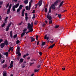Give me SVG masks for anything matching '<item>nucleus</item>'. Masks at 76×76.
<instances>
[{
	"mask_svg": "<svg viewBox=\"0 0 76 76\" xmlns=\"http://www.w3.org/2000/svg\"><path fill=\"white\" fill-rule=\"evenodd\" d=\"M62 69L63 70H64L65 69H66V68H65V67L62 68Z\"/></svg>",
	"mask_w": 76,
	"mask_h": 76,
	"instance_id": "62",
	"label": "nucleus"
},
{
	"mask_svg": "<svg viewBox=\"0 0 76 76\" xmlns=\"http://www.w3.org/2000/svg\"><path fill=\"white\" fill-rule=\"evenodd\" d=\"M3 55L6 56V57H8V52H5L3 53Z\"/></svg>",
	"mask_w": 76,
	"mask_h": 76,
	"instance_id": "8",
	"label": "nucleus"
},
{
	"mask_svg": "<svg viewBox=\"0 0 76 76\" xmlns=\"http://www.w3.org/2000/svg\"><path fill=\"white\" fill-rule=\"evenodd\" d=\"M47 35H46L45 36V39H47V40H48V39H49V38L48 37H47Z\"/></svg>",
	"mask_w": 76,
	"mask_h": 76,
	"instance_id": "22",
	"label": "nucleus"
},
{
	"mask_svg": "<svg viewBox=\"0 0 76 76\" xmlns=\"http://www.w3.org/2000/svg\"><path fill=\"white\" fill-rule=\"evenodd\" d=\"M12 10L13 11H15V6H13L12 7Z\"/></svg>",
	"mask_w": 76,
	"mask_h": 76,
	"instance_id": "33",
	"label": "nucleus"
},
{
	"mask_svg": "<svg viewBox=\"0 0 76 76\" xmlns=\"http://www.w3.org/2000/svg\"><path fill=\"white\" fill-rule=\"evenodd\" d=\"M39 63H40V64H41V63H42L41 62V59H39Z\"/></svg>",
	"mask_w": 76,
	"mask_h": 76,
	"instance_id": "49",
	"label": "nucleus"
},
{
	"mask_svg": "<svg viewBox=\"0 0 76 76\" xmlns=\"http://www.w3.org/2000/svg\"><path fill=\"white\" fill-rule=\"evenodd\" d=\"M3 76H7V72L6 71H4L3 72Z\"/></svg>",
	"mask_w": 76,
	"mask_h": 76,
	"instance_id": "13",
	"label": "nucleus"
},
{
	"mask_svg": "<svg viewBox=\"0 0 76 76\" xmlns=\"http://www.w3.org/2000/svg\"><path fill=\"white\" fill-rule=\"evenodd\" d=\"M16 44L18 45L19 44V42H20V41H19V40H18L16 42Z\"/></svg>",
	"mask_w": 76,
	"mask_h": 76,
	"instance_id": "32",
	"label": "nucleus"
},
{
	"mask_svg": "<svg viewBox=\"0 0 76 76\" xmlns=\"http://www.w3.org/2000/svg\"><path fill=\"white\" fill-rule=\"evenodd\" d=\"M17 49L18 50H20V48L18 46L17 47Z\"/></svg>",
	"mask_w": 76,
	"mask_h": 76,
	"instance_id": "59",
	"label": "nucleus"
},
{
	"mask_svg": "<svg viewBox=\"0 0 76 76\" xmlns=\"http://www.w3.org/2000/svg\"><path fill=\"white\" fill-rule=\"evenodd\" d=\"M8 19V17L7 16L6 17V18L5 19V20H7Z\"/></svg>",
	"mask_w": 76,
	"mask_h": 76,
	"instance_id": "58",
	"label": "nucleus"
},
{
	"mask_svg": "<svg viewBox=\"0 0 76 76\" xmlns=\"http://www.w3.org/2000/svg\"><path fill=\"white\" fill-rule=\"evenodd\" d=\"M39 54L40 55V56H41V55H42V53L41 52H39Z\"/></svg>",
	"mask_w": 76,
	"mask_h": 76,
	"instance_id": "57",
	"label": "nucleus"
},
{
	"mask_svg": "<svg viewBox=\"0 0 76 76\" xmlns=\"http://www.w3.org/2000/svg\"><path fill=\"white\" fill-rule=\"evenodd\" d=\"M28 28L29 29V30L26 32V35H27V34L28 33H29V32H33V28H31V27H30L29 26H28Z\"/></svg>",
	"mask_w": 76,
	"mask_h": 76,
	"instance_id": "1",
	"label": "nucleus"
},
{
	"mask_svg": "<svg viewBox=\"0 0 76 76\" xmlns=\"http://www.w3.org/2000/svg\"><path fill=\"white\" fill-rule=\"evenodd\" d=\"M12 22H10V23L8 25V26L7 27L5 30V31H9V28H10V26H11V25H12Z\"/></svg>",
	"mask_w": 76,
	"mask_h": 76,
	"instance_id": "3",
	"label": "nucleus"
},
{
	"mask_svg": "<svg viewBox=\"0 0 76 76\" xmlns=\"http://www.w3.org/2000/svg\"><path fill=\"white\" fill-rule=\"evenodd\" d=\"M16 37H17V34L13 36L14 39H15V38H16Z\"/></svg>",
	"mask_w": 76,
	"mask_h": 76,
	"instance_id": "38",
	"label": "nucleus"
},
{
	"mask_svg": "<svg viewBox=\"0 0 76 76\" xmlns=\"http://www.w3.org/2000/svg\"><path fill=\"white\" fill-rule=\"evenodd\" d=\"M35 15L33 14V16L32 18V19H35Z\"/></svg>",
	"mask_w": 76,
	"mask_h": 76,
	"instance_id": "44",
	"label": "nucleus"
},
{
	"mask_svg": "<svg viewBox=\"0 0 76 76\" xmlns=\"http://www.w3.org/2000/svg\"><path fill=\"white\" fill-rule=\"evenodd\" d=\"M30 38L31 39V42H32L33 41H35V39L34 38L32 37H30Z\"/></svg>",
	"mask_w": 76,
	"mask_h": 76,
	"instance_id": "10",
	"label": "nucleus"
},
{
	"mask_svg": "<svg viewBox=\"0 0 76 76\" xmlns=\"http://www.w3.org/2000/svg\"><path fill=\"white\" fill-rule=\"evenodd\" d=\"M10 68H12V67H13V64H10Z\"/></svg>",
	"mask_w": 76,
	"mask_h": 76,
	"instance_id": "50",
	"label": "nucleus"
},
{
	"mask_svg": "<svg viewBox=\"0 0 76 76\" xmlns=\"http://www.w3.org/2000/svg\"><path fill=\"white\" fill-rule=\"evenodd\" d=\"M20 51L19 50H17L16 51V53L17 54H19V53H20Z\"/></svg>",
	"mask_w": 76,
	"mask_h": 76,
	"instance_id": "26",
	"label": "nucleus"
},
{
	"mask_svg": "<svg viewBox=\"0 0 76 76\" xmlns=\"http://www.w3.org/2000/svg\"><path fill=\"white\" fill-rule=\"evenodd\" d=\"M18 57H20V56H21V54L20 53H19L18 54Z\"/></svg>",
	"mask_w": 76,
	"mask_h": 76,
	"instance_id": "51",
	"label": "nucleus"
},
{
	"mask_svg": "<svg viewBox=\"0 0 76 76\" xmlns=\"http://www.w3.org/2000/svg\"><path fill=\"white\" fill-rule=\"evenodd\" d=\"M63 3H64V1H62L60 3V4L59 6V7H60L61 6L63 5Z\"/></svg>",
	"mask_w": 76,
	"mask_h": 76,
	"instance_id": "17",
	"label": "nucleus"
},
{
	"mask_svg": "<svg viewBox=\"0 0 76 76\" xmlns=\"http://www.w3.org/2000/svg\"><path fill=\"white\" fill-rule=\"evenodd\" d=\"M25 16H26V17H28V14L27 13H26L25 14Z\"/></svg>",
	"mask_w": 76,
	"mask_h": 76,
	"instance_id": "54",
	"label": "nucleus"
},
{
	"mask_svg": "<svg viewBox=\"0 0 76 76\" xmlns=\"http://www.w3.org/2000/svg\"><path fill=\"white\" fill-rule=\"evenodd\" d=\"M25 9H24L22 11V12L25 13Z\"/></svg>",
	"mask_w": 76,
	"mask_h": 76,
	"instance_id": "53",
	"label": "nucleus"
},
{
	"mask_svg": "<svg viewBox=\"0 0 76 76\" xmlns=\"http://www.w3.org/2000/svg\"><path fill=\"white\" fill-rule=\"evenodd\" d=\"M0 47H1V48H3L4 46H5V45H4V43H2L0 45Z\"/></svg>",
	"mask_w": 76,
	"mask_h": 76,
	"instance_id": "9",
	"label": "nucleus"
},
{
	"mask_svg": "<svg viewBox=\"0 0 76 76\" xmlns=\"http://www.w3.org/2000/svg\"><path fill=\"white\" fill-rule=\"evenodd\" d=\"M28 17H25V20L26 21H27V20H28Z\"/></svg>",
	"mask_w": 76,
	"mask_h": 76,
	"instance_id": "46",
	"label": "nucleus"
},
{
	"mask_svg": "<svg viewBox=\"0 0 76 76\" xmlns=\"http://www.w3.org/2000/svg\"><path fill=\"white\" fill-rule=\"evenodd\" d=\"M25 15V13L22 12V16H24Z\"/></svg>",
	"mask_w": 76,
	"mask_h": 76,
	"instance_id": "45",
	"label": "nucleus"
},
{
	"mask_svg": "<svg viewBox=\"0 0 76 76\" xmlns=\"http://www.w3.org/2000/svg\"><path fill=\"white\" fill-rule=\"evenodd\" d=\"M49 24H51V23H53V20H49Z\"/></svg>",
	"mask_w": 76,
	"mask_h": 76,
	"instance_id": "24",
	"label": "nucleus"
},
{
	"mask_svg": "<svg viewBox=\"0 0 76 76\" xmlns=\"http://www.w3.org/2000/svg\"><path fill=\"white\" fill-rule=\"evenodd\" d=\"M9 3H8L6 7V8H7V7H9Z\"/></svg>",
	"mask_w": 76,
	"mask_h": 76,
	"instance_id": "31",
	"label": "nucleus"
},
{
	"mask_svg": "<svg viewBox=\"0 0 76 76\" xmlns=\"http://www.w3.org/2000/svg\"><path fill=\"white\" fill-rule=\"evenodd\" d=\"M38 21H35V22H34V25H36V24H37V23H38Z\"/></svg>",
	"mask_w": 76,
	"mask_h": 76,
	"instance_id": "42",
	"label": "nucleus"
},
{
	"mask_svg": "<svg viewBox=\"0 0 76 76\" xmlns=\"http://www.w3.org/2000/svg\"><path fill=\"white\" fill-rule=\"evenodd\" d=\"M39 41H38L37 42V45H38L39 44Z\"/></svg>",
	"mask_w": 76,
	"mask_h": 76,
	"instance_id": "63",
	"label": "nucleus"
},
{
	"mask_svg": "<svg viewBox=\"0 0 76 76\" xmlns=\"http://www.w3.org/2000/svg\"><path fill=\"white\" fill-rule=\"evenodd\" d=\"M29 9V7L28 6H27L26 7V9L27 10H28V9Z\"/></svg>",
	"mask_w": 76,
	"mask_h": 76,
	"instance_id": "37",
	"label": "nucleus"
},
{
	"mask_svg": "<svg viewBox=\"0 0 76 76\" xmlns=\"http://www.w3.org/2000/svg\"><path fill=\"white\" fill-rule=\"evenodd\" d=\"M26 31H27V29H26V28L23 30V32H24V33L25 32V33H26Z\"/></svg>",
	"mask_w": 76,
	"mask_h": 76,
	"instance_id": "29",
	"label": "nucleus"
},
{
	"mask_svg": "<svg viewBox=\"0 0 76 76\" xmlns=\"http://www.w3.org/2000/svg\"><path fill=\"white\" fill-rule=\"evenodd\" d=\"M12 32H13V31H11L10 33V35L11 38H12V37H13V36L12 35Z\"/></svg>",
	"mask_w": 76,
	"mask_h": 76,
	"instance_id": "16",
	"label": "nucleus"
},
{
	"mask_svg": "<svg viewBox=\"0 0 76 76\" xmlns=\"http://www.w3.org/2000/svg\"><path fill=\"white\" fill-rule=\"evenodd\" d=\"M45 13H47V8H45Z\"/></svg>",
	"mask_w": 76,
	"mask_h": 76,
	"instance_id": "39",
	"label": "nucleus"
},
{
	"mask_svg": "<svg viewBox=\"0 0 76 76\" xmlns=\"http://www.w3.org/2000/svg\"><path fill=\"white\" fill-rule=\"evenodd\" d=\"M42 1H39L38 3L39 6H41V5H42Z\"/></svg>",
	"mask_w": 76,
	"mask_h": 76,
	"instance_id": "11",
	"label": "nucleus"
},
{
	"mask_svg": "<svg viewBox=\"0 0 76 76\" xmlns=\"http://www.w3.org/2000/svg\"><path fill=\"white\" fill-rule=\"evenodd\" d=\"M6 25V23H4L1 26L2 27V28H3L5 26V25Z\"/></svg>",
	"mask_w": 76,
	"mask_h": 76,
	"instance_id": "28",
	"label": "nucleus"
},
{
	"mask_svg": "<svg viewBox=\"0 0 76 76\" xmlns=\"http://www.w3.org/2000/svg\"><path fill=\"white\" fill-rule=\"evenodd\" d=\"M11 7H12V4H10L9 6V9L7 10V14H9L10 12V9H11Z\"/></svg>",
	"mask_w": 76,
	"mask_h": 76,
	"instance_id": "2",
	"label": "nucleus"
},
{
	"mask_svg": "<svg viewBox=\"0 0 76 76\" xmlns=\"http://www.w3.org/2000/svg\"><path fill=\"white\" fill-rule=\"evenodd\" d=\"M45 25H46V24H45V23H43L42 25V26L43 27H45Z\"/></svg>",
	"mask_w": 76,
	"mask_h": 76,
	"instance_id": "47",
	"label": "nucleus"
},
{
	"mask_svg": "<svg viewBox=\"0 0 76 76\" xmlns=\"http://www.w3.org/2000/svg\"><path fill=\"white\" fill-rule=\"evenodd\" d=\"M26 57V55H24V56H23V58H25Z\"/></svg>",
	"mask_w": 76,
	"mask_h": 76,
	"instance_id": "56",
	"label": "nucleus"
},
{
	"mask_svg": "<svg viewBox=\"0 0 76 76\" xmlns=\"http://www.w3.org/2000/svg\"><path fill=\"white\" fill-rule=\"evenodd\" d=\"M19 6V4L18 3L15 4V8H18V6Z\"/></svg>",
	"mask_w": 76,
	"mask_h": 76,
	"instance_id": "18",
	"label": "nucleus"
},
{
	"mask_svg": "<svg viewBox=\"0 0 76 76\" xmlns=\"http://www.w3.org/2000/svg\"><path fill=\"white\" fill-rule=\"evenodd\" d=\"M58 27H59V26H58V25H56V26H55L54 28H55L56 29L57 28H58Z\"/></svg>",
	"mask_w": 76,
	"mask_h": 76,
	"instance_id": "34",
	"label": "nucleus"
},
{
	"mask_svg": "<svg viewBox=\"0 0 76 76\" xmlns=\"http://www.w3.org/2000/svg\"><path fill=\"white\" fill-rule=\"evenodd\" d=\"M21 10H20V9L18 8L17 10V12H19Z\"/></svg>",
	"mask_w": 76,
	"mask_h": 76,
	"instance_id": "41",
	"label": "nucleus"
},
{
	"mask_svg": "<svg viewBox=\"0 0 76 76\" xmlns=\"http://www.w3.org/2000/svg\"><path fill=\"white\" fill-rule=\"evenodd\" d=\"M22 7H23V5H20L18 8L21 10L22 9Z\"/></svg>",
	"mask_w": 76,
	"mask_h": 76,
	"instance_id": "21",
	"label": "nucleus"
},
{
	"mask_svg": "<svg viewBox=\"0 0 76 76\" xmlns=\"http://www.w3.org/2000/svg\"><path fill=\"white\" fill-rule=\"evenodd\" d=\"M55 44H53V45H51L50 46L49 48H48V49H50V48H53V47H54V45H55Z\"/></svg>",
	"mask_w": 76,
	"mask_h": 76,
	"instance_id": "14",
	"label": "nucleus"
},
{
	"mask_svg": "<svg viewBox=\"0 0 76 76\" xmlns=\"http://www.w3.org/2000/svg\"><path fill=\"white\" fill-rule=\"evenodd\" d=\"M39 69H36L34 71L35 72H38V71H39Z\"/></svg>",
	"mask_w": 76,
	"mask_h": 76,
	"instance_id": "43",
	"label": "nucleus"
},
{
	"mask_svg": "<svg viewBox=\"0 0 76 76\" xmlns=\"http://www.w3.org/2000/svg\"><path fill=\"white\" fill-rule=\"evenodd\" d=\"M20 62H23V58L20 59Z\"/></svg>",
	"mask_w": 76,
	"mask_h": 76,
	"instance_id": "35",
	"label": "nucleus"
},
{
	"mask_svg": "<svg viewBox=\"0 0 76 76\" xmlns=\"http://www.w3.org/2000/svg\"><path fill=\"white\" fill-rule=\"evenodd\" d=\"M1 42H3V39H0V44L1 43Z\"/></svg>",
	"mask_w": 76,
	"mask_h": 76,
	"instance_id": "52",
	"label": "nucleus"
},
{
	"mask_svg": "<svg viewBox=\"0 0 76 76\" xmlns=\"http://www.w3.org/2000/svg\"><path fill=\"white\" fill-rule=\"evenodd\" d=\"M4 43V45H6V46H7V45H8V41H7V40H5Z\"/></svg>",
	"mask_w": 76,
	"mask_h": 76,
	"instance_id": "7",
	"label": "nucleus"
},
{
	"mask_svg": "<svg viewBox=\"0 0 76 76\" xmlns=\"http://www.w3.org/2000/svg\"><path fill=\"white\" fill-rule=\"evenodd\" d=\"M38 64L39 65L37 66V68H39L41 67V64H40V63Z\"/></svg>",
	"mask_w": 76,
	"mask_h": 76,
	"instance_id": "30",
	"label": "nucleus"
},
{
	"mask_svg": "<svg viewBox=\"0 0 76 76\" xmlns=\"http://www.w3.org/2000/svg\"><path fill=\"white\" fill-rule=\"evenodd\" d=\"M25 34V32H23L21 34V37L22 38L23 37V36H24Z\"/></svg>",
	"mask_w": 76,
	"mask_h": 76,
	"instance_id": "19",
	"label": "nucleus"
},
{
	"mask_svg": "<svg viewBox=\"0 0 76 76\" xmlns=\"http://www.w3.org/2000/svg\"><path fill=\"white\" fill-rule=\"evenodd\" d=\"M45 42H42V46H44V45H45Z\"/></svg>",
	"mask_w": 76,
	"mask_h": 76,
	"instance_id": "25",
	"label": "nucleus"
},
{
	"mask_svg": "<svg viewBox=\"0 0 76 76\" xmlns=\"http://www.w3.org/2000/svg\"><path fill=\"white\" fill-rule=\"evenodd\" d=\"M58 1H59V0H57L54 3V4L55 5H56V6H57L58 4Z\"/></svg>",
	"mask_w": 76,
	"mask_h": 76,
	"instance_id": "15",
	"label": "nucleus"
},
{
	"mask_svg": "<svg viewBox=\"0 0 76 76\" xmlns=\"http://www.w3.org/2000/svg\"><path fill=\"white\" fill-rule=\"evenodd\" d=\"M58 16L59 19L61 18V14H58Z\"/></svg>",
	"mask_w": 76,
	"mask_h": 76,
	"instance_id": "27",
	"label": "nucleus"
},
{
	"mask_svg": "<svg viewBox=\"0 0 76 76\" xmlns=\"http://www.w3.org/2000/svg\"><path fill=\"white\" fill-rule=\"evenodd\" d=\"M37 6H38V4H36L35 5V8H37Z\"/></svg>",
	"mask_w": 76,
	"mask_h": 76,
	"instance_id": "64",
	"label": "nucleus"
},
{
	"mask_svg": "<svg viewBox=\"0 0 76 76\" xmlns=\"http://www.w3.org/2000/svg\"><path fill=\"white\" fill-rule=\"evenodd\" d=\"M38 36H36V39L38 40Z\"/></svg>",
	"mask_w": 76,
	"mask_h": 76,
	"instance_id": "61",
	"label": "nucleus"
},
{
	"mask_svg": "<svg viewBox=\"0 0 76 76\" xmlns=\"http://www.w3.org/2000/svg\"><path fill=\"white\" fill-rule=\"evenodd\" d=\"M24 3H25L26 4H27L28 3V0H25L24 1Z\"/></svg>",
	"mask_w": 76,
	"mask_h": 76,
	"instance_id": "23",
	"label": "nucleus"
},
{
	"mask_svg": "<svg viewBox=\"0 0 76 76\" xmlns=\"http://www.w3.org/2000/svg\"><path fill=\"white\" fill-rule=\"evenodd\" d=\"M51 7H52V9H53V10H54V9H56V8H55V5L54 4H53L52 5H51Z\"/></svg>",
	"mask_w": 76,
	"mask_h": 76,
	"instance_id": "12",
	"label": "nucleus"
},
{
	"mask_svg": "<svg viewBox=\"0 0 76 76\" xmlns=\"http://www.w3.org/2000/svg\"><path fill=\"white\" fill-rule=\"evenodd\" d=\"M34 64V62L31 63L30 64V65L31 66H32V64Z\"/></svg>",
	"mask_w": 76,
	"mask_h": 76,
	"instance_id": "48",
	"label": "nucleus"
},
{
	"mask_svg": "<svg viewBox=\"0 0 76 76\" xmlns=\"http://www.w3.org/2000/svg\"><path fill=\"white\" fill-rule=\"evenodd\" d=\"M7 67V65L6 64L3 66V69H5V68H6Z\"/></svg>",
	"mask_w": 76,
	"mask_h": 76,
	"instance_id": "20",
	"label": "nucleus"
},
{
	"mask_svg": "<svg viewBox=\"0 0 76 76\" xmlns=\"http://www.w3.org/2000/svg\"><path fill=\"white\" fill-rule=\"evenodd\" d=\"M31 25L30 23H28V28H29V26L30 28H31L32 29H33V28H33V23L32 22L31 23Z\"/></svg>",
	"mask_w": 76,
	"mask_h": 76,
	"instance_id": "5",
	"label": "nucleus"
},
{
	"mask_svg": "<svg viewBox=\"0 0 76 76\" xmlns=\"http://www.w3.org/2000/svg\"><path fill=\"white\" fill-rule=\"evenodd\" d=\"M3 3V1H0V5H2Z\"/></svg>",
	"mask_w": 76,
	"mask_h": 76,
	"instance_id": "40",
	"label": "nucleus"
},
{
	"mask_svg": "<svg viewBox=\"0 0 76 76\" xmlns=\"http://www.w3.org/2000/svg\"><path fill=\"white\" fill-rule=\"evenodd\" d=\"M4 61H5V60L4 59L2 62H1V63H4Z\"/></svg>",
	"mask_w": 76,
	"mask_h": 76,
	"instance_id": "55",
	"label": "nucleus"
},
{
	"mask_svg": "<svg viewBox=\"0 0 76 76\" xmlns=\"http://www.w3.org/2000/svg\"><path fill=\"white\" fill-rule=\"evenodd\" d=\"M33 1L32 0H31V1L29 2V7H28V10H30L31 9V7H30V6H31V4H32V2H33Z\"/></svg>",
	"mask_w": 76,
	"mask_h": 76,
	"instance_id": "6",
	"label": "nucleus"
},
{
	"mask_svg": "<svg viewBox=\"0 0 76 76\" xmlns=\"http://www.w3.org/2000/svg\"><path fill=\"white\" fill-rule=\"evenodd\" d=\"M4 22L5 23H7V20H5Z\"/></svg>",
	"mask_w": 76,
	"mask_h": 76,
	"instance_id": "60",
	"label": "nucleus"
},
{
	"mask_svg": "<svg viewBox=\"0 0 76 76\" xmlns=\"http://www.w3.org/2000/svg\"><path fill=\"white\" fill-rule=\"evenodd\" d=\"M12 47L10 48L9 49L8 52H10L11 50H12Z\"/></svg>",
	"mask_w": 76,
	"mask_h": 76,
	"instance_id": "36",
	"label": "nucleus"
},
{
	"mask_svg": "<svg viewBox=\"0 0 76 76\" xmlns=\"http://www.w3.org/2000/svg\"><path fill=\"white\" fill-rule=\"evenodd\" d=\"M47 18L48 19H49V20H50L52 19V17L50 15H49V12L48 13Z\"/></svg>",
	"mask_w": 76,
	"mask_h": 76,
	"instance_id": "4",
	"label": "nucleus"
}]
</instances>
